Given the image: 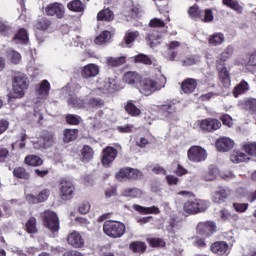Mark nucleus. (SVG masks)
Wrapping results in <instances>:
<instances>
[{
  "label": "nucleus",
  "mask_w": 256,
  "mask_h": 256,
  "mask_svg": "<svg viewBox=\"0 0 256 256\" xmlns=\"http://www.w3.org/2000/svg\"><path fill=\"white\" fill-rule=\"evenodd\" d=\"M29 87V78L24 73H16L13 79V93L10 99H21Z\"/></svg>",
  "instance_id": "1"
},
{
  "label": "nucleus",
  "mask_w": 256,
  "mask_h": 256,
  "mask_svg": "<svg viewBox=\"0 0 256 256\" xmlns=\"http://www.w3.org/2000/svg\"><path fill=\"white\" fill-rule=\"evenodd\" d=\"M163 87H165V83L161 84L152 78H141L137 89L142 95L149 97V95H153L155 91H161Z\"/></svg>",
  "instance_id": "2"
},
{
  "label": "nucleus",
  "mask_w": 256,
  "mask_h": 256,
  "mask_svg": "<svg viewBox=\"0 0 256 256\" xmlns=\"http://www.w3.org/2000/svg\"><path fill=\"white\" fill-rule=\"evenodd\" d=\"M103 231L112 239H119L125 235V224L113 220H108L103 225Z\"/></svg>",
  "instance_id": "3"
},
{
  "label": "nucleus",
  "mask_w": 256,
  "mask_h": 256,
  "mask_svg": "<svg viewBox=\"0 0 256 256\" xmlns=\"http://www.w3.org/2000/svg\"><path fill=\"white\" fill-rule=\"evenodd\" d=\"M209 208V202L205 200H188L184 203L183 209L188 215H197V213H203Z\"/></svg>",
  "instance_id": "4"
},
{
  "label": "nucleus",
  "mask_w": 256,
  "mask_h": 256,
  "mask_svg": "<svg viewBox=\"0 0 256 256\" xmlns=\"http://www.w3.org/2000/svg\"><path fill=\"white\" fill-rule=\"evenodd\" d=\"M44 226L52 233V237H55V233L59 231V217L53 211H45L43 216Z\"/></svg>",
  "instance_id": "5"
},
{
  "label": "nucleus",
  "mask_w": 256,
  "mask_h": 256,
  "mask_svg": "<svg viewBox=\"0 0 256 256\" xmlns=\"http://www.w3.org/2000/svg\"><path fill=\"white\" fill-rule=\"evenodd\" d=\"M188 159L192 163H203L207 161V150L201 146H192L188 150Z\"/></svg>",
  "instance_id": "6"
},
{
  "label": "nucleus",
  "mask_w": 256,
  "mask_h": 256,
  "mask_svg": "<svg viewBox=\"0 0 256 256\" xmlns=\"http://www.w3.org/2000/svg\"><path fill=\"white\" fill-rule=\"evenodd\" d=\"M59 189L62 201H71V199H73V193L75 191V185H73V182L65 178L61 179Z\"/></svg>",
  "instance_id": "7"
},
{
  "label": "nucleus",
  "mask_w": 256,
  "mask_h": 256,
  "mask_svg": "<svg viewBox=\"0 0 256 256\" xmlns=\"http://www.w3.org/2000/svg\"><path fill=\"white\" fill-rule=\"evenodd\" d=\"M198 125L202 133H214V131L221 129V121L216 118H206L200 120Z\"/></svg>",
  "instance_id": "8"
},
{
  "label": "nucleus",
  "mask_w": 256,
  "mask_h": 256,
  "mask_svg": "<svg viewBox=\"0 0 256 256\" xmlns=\"http://www.w3.org/2000/svg\"><path fill=\"white\" fill-rule=\"evenodd\" d=\"M142 178H143V173L138 169H134V168H122L116 174V179H118V181H123V179L137 180Z\"/></svg>",
  "instance_id": "9"
},
{
  "label": "nucleus",
  "mask_w": 256,
  "mask_h": 256,
  "mask_svg": "<svg viewBox=\"0 0 256 256\" xmlns=\"http://www.w3.org/2000/svg\"><path fill=\"white\" fill-rule=\"evenodd\" d=\"M45 15L63 19V17H65V6L59 2L51 3L45 8Z\"/></svg>",
  "instance_id": "10"
},
{
  "label": "nucleus",
  "mask_w": 256,
  "mask_h": 256,
  "mask_svg": "<svg viewBox=\"0 0 256 256\" xmlns=\"http://www.w3.org/2000/svg\"><path fill=\"white\" fill-rule=\"evenodd\" d=\"M98 89L103 93L119 90L117 80L113 78L99 79L97 82Z\"/></svg>",
  "instance_id": "11"
},
{
  "label": "nucleus",
  "mask_w": 256,
  "mask_h": 256,
  "mask_svg": "<svg viewBox=\"0 0 256 256\" xmlns=\"http://www.w3.org/2000/svg\"><path fill=\"white\" fill-rule=\"evenodd\" d=\"M216 231L217 224H215V222H200L197 225V233H199V235H205L206 237H209L210 235H213V233H215Z\"/></svg>",
  "instance_id": "12"
},
{
  "label": "nucleus",
  "mask_w": 256,
  "mask_h": 256,
  "mask_svg": "<svg viewBox=\"0 0 256 256\" xmlns=\"http://www.w3.org/2000/svg\"><path fill=\"white\" fill-rule=\"evenodd\" d=\"M118 153L119 152L114 147H106L103 150V156H102L103 167H111V163L115 161Z\"/></svg>",
  "instance_id": "13"
},
{
  "label": "nucleus",
  "mask_w": 256,
  "mask_h": 256,
  "mask_svg": "<svg viewBox=\"0 0 256 256\" xmlns=\"http://www.w3.org/2000/svg\"><path fill=\"white\" fill-rule=\"evenodd\" d=\"M231 189L225 187H218L216 191L212 194V200L214 203H225V200L231 197Z\"/></svg>",
  "instance_id": "14"
},
{
  "label": "nucleus",
  "mask_w": 256,
  "mask_h": 256,
  "mask_svg": "<svg viewBox=\"0 0 256 256\" xmlns=\"http://www.w3.org/2000/svg\"><path fill=\"white\" fill-rule=\"evenodd\" d=\"M142 78L143 77L138 72L129 71L124 74L123 81L124 83H127V85H132V87H136L137 89Z\"/></svg>",
  "instance_id": "15"
},
{
  "label": "nucleus",
  "mask_w": 256,
  "mask_h": 256,
  "mask_svg": "<svg viewBox=\"0 0 256 256\" xmlns=\"http://www.w3.org/2000/svg\"><path fill=\"white\" fill-rule=\"evenodd\" d=\"M105 107V101L101 98L90 97L86 99L85 108L87 111H97V109H103Z\"/></svg>",
  "instance_id": "16"
},
{
  "label": "nucleus",
  "mask_w": 256,
  "mask_h": 256,
  "mask_svg": "<svg viewBox=\"0 0 256 256\" xmlns=\"http://www.w3.org/2000/svg\"><path fill=\"white\" fill-rule=\"evenodd\" d=\"M210 251H212V253H215V255H228L229 254V244H227V242L225 241H218V242H214L211 246H210Z\"/></svg>",
  "instance_id": "17"
},
{
  "label": "nucleus",
  "mask_w": 256,
  "mask_h": 256,
  "mask_svg": "<svg viewBox=\"0 0 256 256\" xmlns=\"http://www.w3.org/2000/svg\"><path fill=\"white\" fill-rule=\"evenodd\" d=\"M83 79H91L99 75V66L97 64H87L81 69Z\"/></svg>",
  "instance_id": "18"
},
{
  "label": "nucleus",
  "mask_w": 256,
  "mask_h": 256,
  "mask_svg": "<svg viewBox=\"0 0 256 256\" xmlns=\"http://www.w3.org/2000/svg\"><path fill=\"white\" fill-rule=\"evenodd\" d=\"M67 241L69 245H72V247H75L76 249H79L85 245V240L81 236V234L77 231H74L68 235Z\"/></svg>",
  "instance_id": "19"
},
{
  "label": "nucleus",
  "mask_w": 256,
  "mask_h": 256,
  "mask_svg": "<svg viewBox=\"0 0 256 256\" xmlns=\"http://www.w3.org/2000/svg\"><path fill=\"white\" fill-rule=\"evenodd\" d=\"M235 145V142L228 137L220 138L216 141V149L218 151L225 153L226 151H231V148Z\"/></svg>",
  "instance_id": "20"
},
{
  "label": "nucleus",
  "mask_w": 256,
  "mask_h": 256,
  "mask_svg": "<svg viewBox=\"0 0 256 256\" xmlns=\"http://www.w3.org/2000/svg\"><path fill=\"white\" fill-rule=\"evenodd\" d=\"M132 209H134V211H137L138 213H141L142 215H159V213H161L159 208L156 206L143 207L139 204H134L132 206Z\"/></svg>",
  "instance_id": "21"
},
{
  "label": "nucleus",
  "mask_w": 256,
  "mask_h": 256,
  "mask_svg": "<svg viewBox=\"0 0 256 256\" xmlns=\"http://www.w3.org/2000/svg\"><path fill=\"white\" fill-rule=\"evenodd\" d=\"M49 91H51V84L48 80H43L40 82L36 93L39 99H47L49 97Z\"/></svg>",
  "instance_id": "22"
},
{
  "label": "nucleus",
  "mask_w": 256,
  "mask_h": 256,
  "mask_svg": "<svg viewBox=\"0 0 256 256\" xmlns=\"http://www.w3.org/2000/svg\"><path fill=\"white\" fill-rule=\"evenodd\" d=\"M197 89V81L194 78H187L181 84V91L189 95Z\"/></svg>",
  "instance_id": "23"
},
{
  "label": "nucleus",
  "mask_w": 256,
  "mask_h": 256,
  "mask_svg": "<svg viewBox=\"0 0 256 256\" xmlns=\"http://www.w3.org/2000/svg\"><path fill=\"white\" fill-rule=\"evenodd\" d=\"M217 69L219 71V78L220 81L223 83V86L226 88L231 87V76L229 74V71L227 70V67H222L217 65Z\"/></svg>",
  "instance_id": "24"
},
{
  "label": "nucleus",
  "mask_w": 256,
  "mask_h": 256,
  "mask_svg": "<svg viewBox=\"0 0 256 256\" xmlns=\"http://www.w3.org/2000/svg\"><path fill=\"white\" fill-rule=\"evenodd\" d=\"M208 43L211 47H219L225 43V35L221 32H216L208 37Z\"/></svg>",
  "instance_id": "25"
},
{
  "label": "nucleus",
  "mask_w": 256,
  "mask_h": 256,
  "mask_svg": "<svg viewBox=\"0 0 256 256\" xmlns=\"http://www.w3.org/2000/svg\"><path fill=\"white\" fill-rule=\"evenodd\" d=\"M166 229L169 233H177L181 229V220L175 215L171 216Z\"/></svg>",
  "instance_id": "26"
},
{
  "label": "nucleus",
  "mask_w": 256,
  "mask_h": 256,
  "mask_svg": "<svg viewBox=\"0 0 256 256\" xmlns=\"http://www.w3.org/2000/svg\"><path fill=\"white\" fill-rule=\"evenodd\" d=\"M51 27V20L46 17L38 18L34 23V28L38 31H47Z\"/></svg>",
  "instance_id": "27"
},
{
  "label": "nucleus",
  "mask_w": 256,
  "mask_h": 256,
  "mask_svg": "<svg viewBox=\"0 0 256 256\" xmlns=\"http://www.w3.org/2000/svg\"><path fill=\"white\" fill-rule=\"evenodd\" d=\"M14 43H22V45H27L29 43V34L27 30L21 28L13 38Z\"/></svg>",
  "instance_id": "28"
},
{
  "label": "nucleus",
  "mask_w": 256,
  "mask_h": 256,
  "mask_svg": "<svg viewBox=\"0 0 256 256\" xmlns=\"http://www.w3.org/2000/svg\"><path fill=\"white\" fill-rule=\"evenodd\" d=\"M69 11L74 13H83L85 11V4L81 0H72L67 4Z\"/></svg>",
  "instance_id": "29"
},
{
  "label": "nucleus",
  "mask_w": 256,
  "mask_h": 256,
  "mask_svg": "<svg viewBox=\"0 0 256 256\" xmlns=\"http://www.w3.org/2000/svg\"><path fill=\"white\" fill-rule=\"evenodd\" d=\"M170 18H169V11L166 10L165 14H164V19L161 18H153L152 20H150L149 22V26L150 27H165L166 23H169Z\"/></svg>",
  "instance_id": "30"
},
{
  "label": "nucleus",
  "mask_w": 256,
  "mask_h": 256,
  "mask_svg": "<svg viewBox=\"0 0 256 256\" xmlns=\"http://www.w3.org/2000/svg\"><path fill=\"white\" fill-rule=\"evenodd\" d=\"M137 37H139L138 31H131L126 33L124 36V43L122 44L123 47H133V43H135Z\"/></svg>",
  "instance_id": "31"
},
{
  "label": "nucleus",
  "mask_w": 256,
  "mask_h": 256,
  "mask_svg": "<svg viewBox=\"0 0 256 256\" xmlns=\"http://www.w3.org/2000/svg\"><path fill=\"white\" fill-rule=\"evenodd\" d=\"M247 91H249V83H247L245 80H242L234 88L233 95L234 97H239V95H243V93H247Z\"/></svg>",
  "instance_id": "32"
},
{
  "label": "nucleus",
  "mask_w": 256,
  "mask_h": 256,
  "mask_svg": "<svg viewBox=\"0 0 256 256\" xmlns=\"http://www.w3.org/2000/svg\"><path fill=\"white\" fill-rule=\"evenodd\" d=\"M86 100L77 98V96H70L68 98V105L77 109H85Z\"/></svg>",
  "instance_id": "33"
},
{
  "label": "nucleus",
  "mask_w": 256,
  "mask_h": 256,
  "mask_svg": "<svg viewBox=\"0 0 256 256\" xmlns=\"http://www.w3.org/2000/svg\"><path fill=\"white\" fill-rule=\"evenodd\" d=\"M232 163H247L249 161V156L243 152H234L230 156Z\"/></svg>",
  "instance_id": "34"
},
{
  "label": "nucleus",
  "mask_w": 256,
  "mask_h": 256,
  "mask_svg": "<svg viewBox=\"0 0 256 256\" xmlns=\"http://www.w3.org/2000/svg\"><path fill=\"white\" fill-rule=\"evenodd\" d=\"M122 195L124 197L139 198L143 195V191L139 188H127L123 190Z\"/></svg>",
  "instance_id": "35"
},
{
  "label": "nucleus",
  "mask_w": 256,
  "mask_h": 256,
  "mask_svg": "<svg viewBox=\"0 0 256 256\" xmlns=\"http://www.w3.org/2000/svg\"><path fill=\"white\" fill-rule=\"evenodd\" d=\"M111 40V32L103 31L98 35L95 39L96 45H105V43H109Z\"/></svg>",
  "instance_id": "36"
},
{
  "label": "nucleus",
  "mask_w": 256,
  "mask_h": 256,
  "mask_svg": "<svg viewBox=\"0 0 256 256\" xmlns=\"http://www.w3.org/2000/svg\"><path fill=\"white\" fill-rule=\"evenodd\" d=\"M25 163L31 167H39L43 165V160L37 155H29L25 158Z\"/></svg>",
  "instance_id": "37"
},
{
  "label": "nucleus",
  "mask_w": 256,
  "mask_h": 256,
  "mask_svg": "<svg viewBox=\"0 0 256 256\" xmlns=\"http://www.w3.org/2000/svg\"><path fill=\"white\" fill-rule=\"evenodd\" d=\"M179 45H181V43H179L178 41H172L169 45V51L167 52V54H165L164 56L166 57V59H168V61H174L175 58L177 57V52L171 51L172 49H177V47H179Z\"/></svg>",
  "instance_id": "38"
},
{
  "label": "nucleus",
  "mask_w": 256,
  "mask_h": 256,
  "mask_svg": "<svg viewBox=\"0 0 256 256\" xmlns=\"http://www.w3.org/2000/svg\"><path fill=\"white\" fill-rule=\"evenodd\" d=\"M81 153H82V161L84 163H89V161L93 159L94 152H93V148H91L90 146H84L82 148Z\"/></svg>",
  "instance_id": "39"
},
{
  "label": "nucleus",
  "mask_w": 256,
  "mask_h": 256,
  "mask_svg": "<svg viewBox=\"0 0 256 256\" xmlns=\"http://www.w3.org/2000/svg\"><path fill=\"white\" fill-rule=\"evenodd\" d=\"M188 15L191 19H203V10L199 6L194 5L188 9Z\"/></svg>",
  "instance_id": "40"
},
{
  "label": "nucleus",
  "mask_w": 256,
  "mask_h": 256,
  "mask_svg": "<svg viewBox=\"0 0 256 256\" xmlns=\"http://www.w3.org/2000/svg\"><path fill=\"white\" fill-rule=\"evenodd\" d=\"M14 177H17L18 179H24L25 181H29L31 175L25 170L23 167L15 168L13 171Z\"/></svg>",
  "instance_id": "41"
},
{
  "label": "nucleus",
  "mask_w": 256,
  "mask_h": 256,
  "mask_svg": "<svg viewBox=\"0 0 256 256\" xmlns=\"http://www.w3.org/2000/svg\"><path fill=\"white\" fill-rule=\"evenodd\" d=\"M233 51H235V48L231 45H229L220 55V60L217 61L218 64L225 63L227 59L233 57Z\"/></svg>",
  "instance_id": "42"
},
{
  "label": "nucleus",
  "mask_w": 256,
  "mask_h": 256,
  "mask_svg": "<svg viewBox=\"0 0 256 256\" xmlns=\"http://www.w3.org/2000/svg\"><path fill=\"white\" fill-rule=\"evenodd\" d=\"M97 19L99 21H113V11L109 8L101 10L97 15Z\"/></svg>",
  "instance_id": "43"
},
{
  "label": "nucleus",
  "mask_w": 256,
  "mask_h": 256,
  "mask_svg": "<svg viewBox=\"0 0 256 256\" xmlns=\"http://www.w3.org/2000/svg\"><path fill=\"white\" fill-rule=\"evenodd\" d=\"M77 139V130L75 129H66L64 130V143H71V141H75Z\"/></svg>",
  "instance_id": "44"
},
{
  "label": "nucleus",
  "mask_w": 256,
  "mask_h": 256,
  "mask_svg": "<svg viewBox=\"0 0 256 256\" xmlns=\"http://www.w3.org/2000/svg\"><path fill=\"white\" fill-rule=\"evenodd\" d=\"M219 175V169L215 166H210L208 169V175L203 176L204 181H215Z\"/></svg>",
  "instance_id": "45"
},
{
  "label": "nucleus",
  "mask_w": 256,
  "mask_h": 256,
  "mask_svg": "<svg viewBox=\"0 0 256 256\" xmlns=\"http://www.w3.org/2000/svg\"><path fill=\"white\" fill-rule=\"evenodd\" d=\"M7 57L14 65H19V63H21V54L15 50H8Z\"/></svg>",
  "instance_id": "46"
},
{
  "label": "nucleus",
  "mask_w": 256,
  "mask_h": 256,
  "mask_svg": "<svg viewBox=\"0 0 256 256\" xmlns=\"http://www.w3.org/2000/svg\"><path fill=\"white\" fill-rule=\"evenodd\" d=\"M125 110L132 117H139V115H141V110L137 108V106H135L133 102H128L127 105L125 106Z\"/></svg>",
  "instance_id": "47"
},
{
  "label": "nucleus",
  "mask_w": 256,
  "mask_h": 256,
  "mask_svg": "<svg viewBox=\"0 0 256 256\" xmlns=\"http://www.w3.org/2000/svg\"><path fill=\"white\" fill-rule=\"evenodd\" d=\"M107 63L110 67H121L125 63V57H108Z\"/></svg>",
  "instance_id": "48"
},
{
  "label": "nucleus",
  "mask_w": 256,
  "mask_h": 256,
  "mask_svg": "<svg viewBox=\"0 0 256 256\" xmlns=\"http://www.w3.org/2000/svg\"><path fill=\"white\" fill-rule=\"evenodd\" d=\"M130 249L134 253H145L147 245H145V242H133L130 244Z\"/></svg>",
  "instance_id": "49"
},
{
  "label": "nucleus",
  "mask_w": 256,
  "mask_h": 256,
  "mask_svg": "<svg viewBox=\"0 0 256 256\" xmlns=\"http://www.w3.org/2000/svg\"><path fill=\"white\" fill-rule=\"evenodd\" d=\"M220 218L222 221H237V215L231 214L227 209H222L220 211Z\"/></svg>",
  "instance_id": "50"
},
{
  "label": "nucleus",
  "mask_w": 256,
  "mask_h": 256,
  "mask_svg": "<svg viewBox=\"0 0 256 256\" xmlns=\"http://www.w3.org/2000/svg\"><path fill=\"white\" fill-rule=\"evenodd\" d=\"M0 35H3V37H9V35H13V28H11L9 24L0 21Z\"/></svg>",
  "instance_id": "51"
},
{
  "label": "nucleus",
  "mask_w": 256,
  "mask_h": 256,
  "mask_svg": "<svg viewBox=\"0 0 256 256\" xmlns=\"http://www.w3.org/2000/svg\"><path fill=\"white\" fill-rule=\"evenodd\" d=\"M223 3L224 5H227V7H230V9L237 11V13H241L243 11V7L239 5L237 0H223Z\"/></svg>",
  "instance_id": "52"
},
{
  "label": "nucleus",
  "mask_w": 256,
  "mask_h": 256,
  "mask_svg": "<svg viewBox=\"0 0 256 256\" xmlns=\"http://www.w3.org/2000/svg\"><path fill=\"white\" fill-rule=\"evenodd\" d=\"M26 231L27 233H37V220L35 219V217H31L27 221Z\"/></svg>",
  "instance_id": "53"
},
{
  "label": "nucleus",
  "mask_w": 256,
  "mask_h": 256,
  "mask_svg": "<svg viewBox=\"0 0 256 256\" xmlns=\"http://www.w3.org/2000/svg\"><path fill=\"white\" fill-rule=\"evenodd\" d=\"M161 109L164 111V113H166L170 117H173V113H175V111H177L175 104L172 102H168V103L162 105Z\"/></svg>",
  "instance_id": "54"
},
{
  "label": "nucleus",
  "mask_w": 256,
  "mask_h": 256,
  "mask_svg": "<svg viewBox=\"0 0 256 256\" xmlns=\"http://www.w3.org/2000/svg\"><path fill=\"white\" fill-rule=\"evenodd\" d=\"M244 151H246L251 157H256V143H248L243 145Z\"/></svg>",
  "instance_id": "55"
},
{
  "label": "nucleus",
  "mask_w": 256,
  "mask_h": 256,
  "mask_svg": "<svg viewBox=\"0 0 256 256\" xmlns=\"http://www.w3.org/2000/svg\"><path fill=\"white\" fill-rule=\"evenodd\" d=\"M200 21L211 23V21H213V11H211V9L202 10V18H200Z\"/></svg>",
  "instance_id": "56"
},
{
  "label": "nucleus",
  "mask_w": 256,
  "mask_h": 256,
  "mask_svg": "<svg viewBox=\"0 0 256 256\" xmlns=\"http://www.w3.org/2000/svg\"><path fill=\"white\" fill-rule=\"evenodd\" d=\"M134 61L136 63H144V65H151V58H148L145 54H139L135 56Z\"/></svg>",
  "instance_id": "57"
},
{
  "label": "nucleus",
  "mask_w": 256,
  "mask_h": 256,
  "mask_svg": "<svg viewBox=\"0 0 256 256\" xmlns=\"http://www.w3.org/2000/svg\"><path fill=\"white\" fill-rule=\"evenodd\" d=\"M66 121L69 125H79L81 122V117L75 114H69L66 116Z\"/></svg>",
  "instance_id": "58"
},
{
  "label": "nucleus",
  "mask_w": 256,
  "mask_h": 256,
  "mask_svg": "<svg viewBox=\"0 0 256 256\" xmlns=\"http://www.w3.org/2000/svg\"><path fill=\"white\" fill-rule=\"evenodd\" d=\"M185 67H190L191 65H197L199 63V56L188 57L182 61Z\"/></svg>",
  "instance_id": "59"
},
{
  "label": "nucleus",
  "mask_w": 256,
  "mask_h": 256,
  "mask_svg": "<svg viewBox=\"0 0 256 256\" xmlns=\"http://www.w3.org/2000/svg\"><path fill=\"white\" fill-rule=\"evenodd\" d=\"M233 209L236 210L237 213H245L246 209H249L248 203H233Z\"/></svg>",
  "instance_id": "60"
},
{
  "label": "nucleus",
  "mask_w": 256,
  "mask_h": 256,
  "mask_svg": "<svg viewBox=\"0 0 256 256\" xmlns=\"http://www.w3.org/2000/svg\"><path fill=\"white\" fill-rule=\"evenodd\" d=\"M51 194V191L49 189H43L39 194H38V203H43L44 201H47L49 199V195Z\"/></svg>",
  "instance_id": "61"
},
{
  "label": "nucleus",
  "mask_w": 256,
  "mask_h": 256,
  "mask_svg": "<svg viewBox=\"0 0 256 256\" xmlns=\"http://www.w3.org/2000/svg\"><path fill=\"white\" fill-rule=\"evenodd\" d=\"M90 210L91 204H89V202H83L78 208L79 213H81L82 215H87Z\"/></svg>",
  "instance_id": "62"
},
{
  "label": "nucleus",
  "mask_w": 256,
  "mask_h": 256,
  "mask_svg": "<svg viewBox=\"0 0 256 256\" xmlns=\"http://www.w3.org/2000/svg\"><path fill=\"white\" fill-rule=\"evenodd\" d=\"M148 243L152 245V247H163L165 242L161 238H150L148 239Z\"/></svg>",
  "instance_id": "63"
},
{
  "label": "nucleus",
  "mask_w": 256,
  "mask_h": 256,
  "mask_svg": "<svg viewBox=\"0 0 256 256\" xmlns=\"http://www.w3.org/2000/svg\"><path fill=\"white\" fill-rule=\"evenodd\" d=\"M44 147H51L53 145V134L47 133L43 136Z\"/></svg>",
  "instance_id": "64"
}]
</instances>
